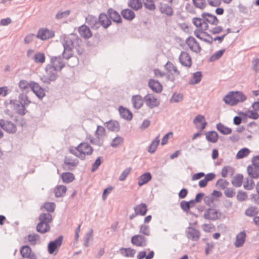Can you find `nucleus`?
<instances>
[{
    "mask_svg": "<svg viewBox=\"0 0 259 259\" xmlns=\"http://www.w3.org/2000/svg\"><path fill=\"white\" fill-rule=\"evenodd\" d=\"M82 40L76 35L70 34L69 35H65L62 41L64 48L62 54V58L68 60L73 55V49L75 48L79 55L82 54L83 49L81 47Z\"/></svg>",
    "mask_w": 259,
    "mask_h": 259,
    "instance_id": "nucleus-1",
    "label": "nucleus"
},
{
    "mask_svg": "<svg viewBox=\"0 0 259 259\" xmlns=\"http://www.w3.org/2000/svg\"><path fill=\"white\" fill-rule=\"evenodd\" d=\"M246 99V96L241 92L231 91L224 97L223 101L226 104L234 106L244 102Z\"/></svg>",
    "mask_w": 259,
    "mask_h": 259,
    "instance_id": "nucleus-2",
    "label": "nucleus"
},
{
    "mask_svg": "<svg viewBox=\"0 0 259 259\" xmlns=\"http://www.w3.org/2000/svg\"><path fill=\"white\" fill-rule=\"evenodd\" d=\"M45 71L47 75H44L40 77V80L45 83L50 84L51 82L55 81L58 78L57 71L53 66L50 64L46 65Z\"/></svg>",
    "mask_w": 259,
    "mask_h": 259,
    "instance_id": "nucleus-3",
    "label": "nucleus"
},
{
    "mask_svg": "<svg viewBox=\"0 0 259 259\" xmlns=\"http://www.w3.org/2000/svg\"><path fill=\"white\" fill-rule=\"evenodd\" d=\"M78 151L77 157L80 159L83 160L85 159V155H91L94 151L93 148L88 143H81L76 148Z\"/></svg>",
    "mask_w": 259,
    "mask_h": 259,
    "instance_id": "nucleus-4",
    "label": "nucleus"
},
{
    "mask_svg": "<svg viewBox=\"0 0 259 259\" xmlns=\"http://www.w3.org/2000/svg\"><path fill=\"white\" fill-rule=\"evenodd\" d=\"M164 68L167 71V79L171 82H174L176 80L175 76L180 75V71H179L177 67L170 61H168L165 64Z\"/></svg>",
    "mask_w": 259,
    "mask_h": 259,
    "instance_id": "nucleus-5",
    "label": "nucleus"
},
{
    "mask_svg": "<svg viewBox=\"0 0 259 259\" xmlns=\"http://www.w3.org/2000/svg\"><path fill=\"white\" fill-rule=\"evenodd\" d=\"M63 240V236L60 235L54 241L49 242L48 244V251L51 254H56Z\"/></svg>",
    "mask_w": 259,
    "mask_h": 259,
    "instance_id": "nucleus-6",
    "label": "nucleus"
},
{
    "mask_svg": "<svg viewBox=\"0 0 259 259\" xmlns=\"http://www.w3.org/2000/svg\"><path fill=\"white\" fill-rule=\"evenodd\" d=\"M222 215V213L219 209L208 208L205 211L203 217L206 220L214 221L220 219Z\"/></svg>",
    "mask_w": 259,
    "mask_h": 259,
    "instance_id": "nucleus-7",
    "label": "nucleus"
},
{
    "mask_svg": "<svg viewBox=\"0 0 259 259\" xmlns=\"http://www.w3.org/2000/svg\"><path fill=\"white\" fill-rule=\"evenodd\" d=\"M0 126L5 131L9 134H15L17 132V127L12 122L5 120L0 119Z\"/></svg>",
    "mask_w": 259,
    "mask_h": 259,
    "instance_id": "nucleus-8",
    "label": "nucleus"
},
{
    "mask_svg": "<svg viewBox=\"0 0 259 259\" xmlns=\"http://www.w3.org/2000/svg\"><path fill=\"white\" fill-rule=\"evenodd\" d=\"M51 66H53L57 71H61L65 65L62 60V58L60 56H52L50 58Z\"/></svg>",
    "mask_w": 259,
    "mask_h": 259,
    "instance_id": "nucleus-9",
    "label": "nucleus"
},
{
    "mask_svg": "<svg viewBox=\"0 0 259 259\" xmlns=\"http://www.w3.org/2000/svg\"><path fill=\"white\" fill-rule=\"evenodd\" d=\"M144 100L145 104L150 109L158 107L160 102L153 94H148L144 98Z\"/></svg>",
    "mask_w": 259,
    "mask_h": 259,
    "instance_id": "nucleus-10",
    "label": "nucleus"
},
{
    "mask_svg": "<svg viewBox=\"0 0 259 259\" xmlns=\"http://www.w3.org/2000/svg\"><path fill=\"white\" fill-rule=\"evenodd\" d=\"M54 35V31L48 28H41L37 32V37L41 40H45L53 37Z\"/></svg>",
    "mask_w": 259,
    "mask_h": 259,
    "instance_id": "nucleus-11",
    "label": "nucleus"
},
{
    "mask_svg": "<svg viewBox=\"0 0 259 259\" xmlns=\"http://www.w3.org/2000/svg\"><path fill=\"white\" fill-rule=\"evenodd\" d=\"M180 63L184 66L190 68L192 66V61L190 55L186 52L182 51L179 57Z\"/></svg>",
    "mask_w": 259,
    "mask_h": 259,
    "instance_id": "nucleus-12",
    "label": "nucleus"
},
{
    "mask_svg": "<svg viewBox=\"0 0 259 259\" xmlns=\"http://www.w3.org/2000/svg\"><path fill=\"white\" fill-rule=\"evenodd\" d=\"M186 43L193 52L196 53L200 52L201 48L199 44L194 37L192 36L188 37L186 40Z\"/></svg>",
    "mask_w": 259,
    "mask_h": 259,
    "instance_id": "nucleus-13",
    "label": "nucleus"
},
{
    "mask_svg": "<svg viewBox=\"0 0 259 259\" xmlns=\"http://www.w3.org/2000/svg\"><path fill=\"white\" fill-rule=\"evenodd\" d=\"M147 241V238L142 235H135L131 239V242L134 245L140 247L146 246Z\"/></svg>",
    "mask_w": 259,
    "mask_h": 259,
    "instance_id": "nucleus-14",
    "label": "nucleus"
},
{
    "mask_svg": "<svg viewBox=\"0 0 259 259\" xmlns=\"http://www.w3.org/2000/svg\"><path fill=\"white\" fill-rule=\"evenodd\" d=\"M99 26L101 25L104 29L108 28L112 24V21L109 17L107 13H101L98 18Z\"/></svg>",
    "mask_w": 259,
    "mask_h": 259,
    "instance_id": "nucleus-15",
    "label": "nucleus"
},
{
    "mask_svg": "<svg viewBox=\"0 0 259 259\" xmlns=\"http://www.w3.org/2000/svg\"><path fill=\"white\" fill-rule=\"evenodd\" d=\"M31 91L39 99H42L46 95L44 89L33 81H31Z\"/></svg>",
    "mask_w": 259,
    "mask_h": 259,
    "instance_id": "nucleus-16",
    "label": "nucleus"
},
{
    "mask_svg": "<svg viewBox=\"0 0 259 259\" xmlns=\"http://www.w3.org/2000/svg\"><path fill=\"white\" fill-rule=\"evenodd\" d=\"M38 228L42 226V224L47 225V227L48 228L50 226L49 224L52 221V215L50 213H41L38 217Z\"/></svg>",
    "mask_w": 259,
    "mask_h": 259,
    "instance_id": "nucleus-17",
    "label": "nucleus"
},
{
    "mask_svg": "<svg viewBox=\"0 0 259 259\" xmlns=\"http://www.w3.org/2000/svg\"><path fill=\"white\" fill-rule=\"evenodd\" d=\"M107 14L110 20L114 22L119 24L122 23V19L120 14L114 9L110 8L107 10Z\"/></svg>",
    "mask_w": 259,
    "mask_h": 259,
    "instance_id": "nucleus-18",
    "label": "nucleus"
},
{
    "mask_svg": "<svg viewBox=\"0 0 259 259\" xmlns=\"http://www.w3.org/2000/svg\"><path fill=\"white\" fill-rule=\"evenodd\" d=\"M10 104L13 105L14 109L17 114L21 116H23L26 114L27 110L24 105L20 104L16 100H11Z\"/></svg>",
    "mask_w": 259,
    "mask_h": 259,
    "instance_id": "nucleus-19",
    "label": "nucleus"
},
{
    "mask_svg": "<svg viewBox=\"0 0 259 259\" xmlns=\"http://www.w3.org/2000/svg\"><path fill=\"white\" fill-rule=\"evenodd\" d=\"M203 22L206 21L210 24L217 25L219 23V20L217 17L209 13H203L201 14Z\"/></svg>",
    "mask_w": 259,
    "mask_h": 259,
    "instance_id": "nucleus-20",
    "label": "nucleus"
},
{
    "mask_svg": "<svg viewBox=\"0 0 259 259\" xmlns=\"http://www.w3.org/2000/svg\"><path fill=\"white\" fill-rule=\"evenodd\" d=\"M68 160H71L70 158L65 157L62 165L63 168L66 170H72L78 164V160L74 159L72 161H68Z\"/></svg>",
    "mask_w": 259,
    "mask_h": 259,
    "instance_id": "nucleus-21",
    "label": "nucleus"
},
{
    "mask_svg": "<svg viewBox=\"0 0 259 259\" xmlns=\"http://www.w3.org/2000/svg\"><path fill=\"white\" fill-rule=\"evenodd\" d=\"M188 229V231L187 232V237L192 241H198L199 239L200 235L199 230L191 227H189Z\"/></svg>",
    "mask_w": 259,
    "mask_h": 259,
    "instance_id": "nucleus-22",
    "label": "nucleus"
},
{
    "mask_svg": "<svg viewBox=\"0 0 259 259\" xmlns=\"http://www.w3.org/2000/svg\"><path fill=\"white\" fill-rule=\"evenodd\" d=\"M148 84L150 88L156 93H160L162 91V86L158 80L150 79L149 80Z\"/></svg>",
    "mask_w": 259,
    "mask_h": 259,
    "instance_id": "nucleus-23",
    "label": "nucleus"
},
{
    "mask_svg": "<svg viewBox=\"0 0 259 259\" xmlns=\"http://www.w3.org/2000/svg\"><path fill=\"white\" fill-rule=\"evenodd\" d=\"M107 129L112 132H118L120 131V126L119 122L116 120H110L106 122Z\"/></svg>",
    "mask_w": 259,
    "mask_h": 259,
    "instance_id": "nucleus-24",
    "label": "nucleus"
},
{
    "mask_svg": "<svg viewBox=\"0 0 259 259\" xmlns=\"http://www.w3.org/2000/svg\"><path fill=\"white\" fill-rule=\"evenodd\" d=\"M247 171L250 178H259V168L255 165H248L247 167Z\"/></svg>",
    "mask_w": 259,
    "mask_h": 259,
    "instance_id": "nucleus-25",
    "label": "nucleus"
},
{
    "mask_svg": "<svg viewBox=\"0 0 259 259\" xmlns=\"http://www.w3.org/2000/svg\"><path fill=\"white\" fill-rule=\"evenodd\" d=\"M136 214L144 216L145 215L147 211V205L144 203L136 205L134 208Z\"/></svg>",
    "mask_w": 259,
    "mask_h": 259,
    "instance_id": "nucleus-26",
    "label": "nucleus"
},
{
    "mask_svg": "<svg viewBox=\"0 0 259 259\" xmlns=\"http://www.w3.org/2000/svg\"><path fill=\"white\" fill-rule=\"evenodd\" d=\"M246 238V233L244 231H241L237 234L236 237V241L234 245L237 247H239L244 244Z\"/></svg>",
    "mask_w": 259,
    "mask_h": 259,
    "instance_id": "nucleus-27",
    "label": "nucleus"
},
{
    "mask_svg": "<svg viewBox=\"0 0 259 259\" xmlns=\"http://www.w3.org/2000/svg\"><path fill=\"white\" fill-rule=\"evenodd\" d=\"M144 101V99L139 95H134L132 98L133 107L137 109H139L142 107Z\"/></svg>",
    "mask_w": 259,
    "mask_h": 259,
    "instance_id": "nucleus-28",
    "label": "nucleus"
},
{
    "mask_svg": "<svg viewBox=\"0 0 259 259\" xmlns=\"http://www.w3.org/2000/svg\"><path fill=\"white\" fill-rule=\"evenodd\" d=\"M78 32L80 35L85 39L92 36V32L90 28L85 25H83L78 28Z\"/></svg>",
    "mask_w": 259,
    "mask_h": 259,
    "instance_id": "nucleus-29",
    "label": "nucleus"
},
{
    "mask_svg": "<svg viewBox=\"0 0 259 259\" xmlns=\"http://www.w3.org/2000/svg\"><path fill=\"white\" fill-rule=\"evenodd\" d=\"M159 11L161 14H165L167 16H171L174 13L172 8L166 4L161 3Z\"/></svg>",
    "mask_w": 259,
    "mask_h": 259,
    "instance_id": "nucleus-30",
    "label": "nucleus"
},
{
    "mask_svg": "<svg viewBox=\"0 0 259 259\" xmlns=\"http://www.w3.org/2000/svg\"><path fill=\"white\" fill-rule=\"evenodd\" d=\"M119 112L122 118L127 120H131L132 119L133 114L132 112L128 109L122 106L119 107Z\"/></svg>",
    "mask_w": 259,
    "mask_h": 259,
    "instance_id": "nucleus-31",
    "label": "nucleus"
},
{
    "mask_svg": "<svg viewBox=\"0 0 259 259\" xmlns=\"http://www.w3.org/2000/svg\"><path fill=\"white\" fill-rule=\"evenodd\" d=\"M152 179V175L149 172H146L141 175L138 178V184L139 186H142L147 183Z\"/></svg>",
    "mask_w": 259,
    "mask_h": 259,
    "instance_id": "nucleus-32",
    "label": "nucleus"
},
{
    "mask_svg": "<svg viewBox=\"0 0 259 259\" xmlns=\"http://www.w3.org/2000/svg\"><path fill=\"white\" fill-rule=\"evenodd\" d=\"M121 15L124 19L129 21H132L135 17L134 12L129 9L122 10L121 12Z\"/></svg>",
    "mask_w": 259,
    "mask_h": 259,
    "instance_id": "nucleus-33",
    "label": "nucleus"
},
{
    "mask_svg": "<svg viewBox=\"0 0 259 259\" xmlns=\"http://www.w3.org/2000/svg\"><path fill=\"white\" fill-rule=\"evenodd\" d=\"M86 20L88 24L92 28L98 29L99 27V20H97V18L93 16H89Z\"/></svg>",
    "mask_w": 259,
    "mask_h": 259,
    "instance_id": "nucleus-34",
    "label": "nucleus"
},
{
    "mask_svg": "<svg viewBox=\"0 0 259 259\" xmlns=\"http://www.w3.org/2000/svg\"><path fill=\"white\" fill-rule=\"evenodd\" d=\"M219 139L218 133L214 131H209L206 133V139L209 142L216 143Z\"/></svg>",
    "mask_w": 259,
    "mask_h": 259,
    "instance_id": "nucleus-35",
    "label": "nucleus"
},
{
    "mask_svg": "<svg viewBox=\"0 0 259 259\" xmlns=\"http://www.w3.org/2000/svg\"><path fill=\"white\" fill-rule=\"evenodd\" d=\"M61 178L63 183L67 184L72 182L75 179L74 175L70 172H63L61 175Z\"/></svg>",
    "mask_w": 259,
    "mask_h": 259,
    "instance_id": "nucleus-36",
    "label": "nucleus"
},
{
    "mask_svg": "<svg viewBox=\"0 0 259 259\" xmlns=\"http://www.w3.org/2000/svg\"><path fill=\"white\" fill-rule=\"evenodd\" d=\"M243 179V175L240 174H238L232 178L231 183L233 186L235 187H239L241 186L242 184Z\"/></svg>",
    "mask_w": 259,
    "mask_h": 259,
    "instance_id": "nucleus-37",
    "label": "nucleus"
},
{
    "mask_svg": "<svg viewBox=\"0 0 259 259\" xmlns=\"http://www.w3.org/2000/svg\"><path fill=\"white\" fill-rule=\"evenodd\" d=\"M248 113L249 114H247V113L243 112L242 111H240L238 112L239 115H242L243 116L247 117L250 119H257L259 117V114L257 113V111H255L254 110H248Z\"/></svg>",
    "mask_w": 259,
    "mask_h": 259,
    "instance_id": "nucleus-38",
    "label": "nucleus"
},
{
    "mask_svg": "<svg viewBox=\"0 0 259 259\" xmlns=\"http://www.w3.org/2000/svg\"><path fill=\"white\" fill-rule=\"evenodd\" d=\"M217 130L223 135H228L231 133L232 130L231 128L225 126L221 123H219L216 125Z\"/></svg>",
    "mask_w": 259,
    "mask_h": 259,
    "instance_id": "nucleus-39",
    "label": "nucleus"
},
{
    "mask_svg": "<svg viewBox=\"0 0 259 259\" xmlns=\"http://www.w3.org/2000/svg\"><path fill=\"white\" fill-rule=\"evenodd\" d=\"M180 206L182 209L185 212H187V213L193 215L195 216V217L196 218L198 217V215L197 214L194 213L190 210L191 206L189 205V202H188V201L185 200L182 201L180 203Z\"/></svg>",
    "mask_w": 259,
    "mask_h": 259,
    "instance_id": "nucleus-40",
    "label": "nucleus"
},
{
    "mask_svg": "<svg viewBox=\"0 0 259 259\" xmlns=\"http://www.w3.org/2000/svg\"><path fill=\"white\" fill-rule=\"evenodd\" d=\"M128 6L135 10H138L142 8V3L141 0H129Z\"/></svg>",
    "mask_w": 259,
    "mask_h": 259,
    "instance_id": "nucleus-41",
    "label": "nucleus"
},
{
    "mask_svg": "<svg viewBox=\"0 0 259 259\" xmlns=\"http://www.w3.org/2000/svg\"><path fill=\"white\" fill-rule=\"evenodd\" d=\"M66 187L64 185H60L56 187L54 190L55 195L56 197H62L66 193Z\"/></svg>",
    "mask_w": 259,
    "mask_h": 259,
    "instance_id": "nucleus-42",
    "label": "nucleus"
},
{
    "mask_svg": "<svg viewBox=\"0 0 259 259\" xmlns=\"http://www.w3.org/2000/svg\"><path fill=\"white\" fill-rule=\"evenodd\" d=\"M234 171L235 170L233 167L229 165H226L222 168L221 176L223 178H226L227 176L228 173H230L231 176H232Z\"/></svg>",
    "mask_w": 259,
    "mask_h": 259,
    "instance_id": "nucleus-43",
    "label": "nucleus"
},
{
    "mask_svg": "<svg viewBox=\"0 0 259 259\" xmlns=\"http://www.w3.org/2000/svg\"><path fill=\"white\" fill-rule=\"evenodd\" d=\"M250 152V150L247 148H243L237 152L236 156V158L238 159L243 158L248 156Z\"/></svg>",
    "mask_w": 259,
    "mask_h": 259,
    "instance_id": "nucleus-44",
    "label": "nucleus"
},
{
    "mask_svg": "<svg viewBox=\"0 0 259 259\" xmlns=\"http://www.w3.org/2000/svg\"><path fill=\"white\" fill-rule=\"evenodd\" d=\"M202 74L201 71H197L193 73V78L190 81L191 84L198 83L201 80Z\"/></svg>",
    "mask_w": 259,
    "mask_h": 259,
    "instance_id": "nucleus-45",
    "label": "nucleus"
},
{
    "mask_svg": "<svg viewBox=\"0 0 259 259\" xmlns=\"http://www.w3.org/2000/svg\"><path fill=\"white\" fill-rule=\"evenodd\" d=\"M159 144V140H158V137H157L152 141L151 144L149 145L148 150V152L150 153H154Z\"/></svg>",
    "mask_w": 259,
    "mask_h": 259,
    "instance_id": "nucleus-46",
    "label": "nucleus"
},
{
    "mask_svg": "<svg viewBox=\"0 0 259 259\" xmlns=\"http://www.w3.org/2000/svg\"><path fill=\"white\" fill-rule=\"evenodd\" d=\"M93 236V230L92 229H91L89 232H88L85 234L83 238V245L85 247H89V241L92 239Z\"/></svg>",
    "mask_w": 259,
    "mask_h": 259,
    "instance_id": "nucleus-47",
    "label": "nucleus"
},
{
    "mask_svg": "<svg viewBox=\"0 0 259 259\" xmlns=\"http://www.w3.org/2000/svg\"><path fill=\"white\" fill-rule=\"evenodd\" d=\"M144 5L145 7L150 10L154 11L156 9V6L155 5V1L156 0H143Z\"/></svg>",
    "mask_w": 259,
    "mask_h": 259,
    "instance_id": "nucleus-48",
    "label": "nucleus"
},
{
    "mask_svg": "<svg viewBox=\"0 0 259 259\" xmlns=\"http://www.w3.org/2000/svg\"><path fill=\"white\" fill-rule=\"evenodd\" d=\"M20 252L21 255L26 258L32 252V250L29 246L25 245L21 248Z\"/></svg>",
    "mask_w": 259,
    "mask_h": 259,
    "instance_id": "nucleus-49",
    "label": "nucleus"
},
{
    "mask_svg": "<svg viewBox=\"0 0 259 259\" xmlns=\"http://www.w3.org/2000/svg\"><path fill=\"white\" fill-rule=\"evenodd\" d=\"M30 101L29 100L28 97L24 94H20L19 96V103L20 104L24 105V106H28L30 103Z\"/></svg>",
    "mask_w": 259,
    "mask_h": 259,
    "instance_id": "nucleus-50",
    "label": "nucleus"
},
{
    "mask_svg": "<svg viewBox=\"0 0 259 259\" xmlns=\"http://www.w3.org/2000/svg\"><path fill=\"white\" fill-rule=\"evenodd\" d=\"M19 88L22 91H27L30 88L31 89V81L28 82L25 80H21L19 83Z\"/></svg>",
    "mask_w": 259,
    "mask_h": 259,
    "instance_id": "nucleus-51",
    "label": "nucleus"
},
{
    "mask_svg": "<svg viewBox=\"0 0 259 259\" xmlns=\"http://www.w3.org/2000/svg\"><path fill=\"white\" fill-rule=\"evenodd\" d=\"M195 7L200 10H203L207 6L205 0H192Z\"/></svg>",
    "mask_w": 259,
    "mask_h": 259,
    "instance_id": "nucleus-52",
    "label": "nucleus"
},
{
    "mask_svg": "<svg viewBox=\"0 0 259 259\" xmlns=\"http://www.w3.org/2000/svg\"><path fill=\"white\" fill-rule=\"evenodd\" d=\"M33 59L36 63H44L46 58L44 53L37 52L34 55Z\"/></svg>",
    "mask_w": 259,
    "mask_h": 259,
    "instance_id": "nucleus-53",
    "label": "nucleus"
},
{
    "mask_svg": "<svg viewBox=\"0 0 259 259\" xmlns=\"http://www.w3.org/2000/svg\"><path fill=\"white\" fill-rule=\"evenodd\" d=\"M123 141L124 139L122 137L117 136L112 140L110 145L113 148H116L121 144H122Z\"/></svg>",
    "mask_w": 259,
    "mask_h": 259,
    "instance_id": "nucleus-54",
    "label": "nucleus"
},
{
    "mask_svg": "<svg viewBox=\"0 0 259 259\" xmlns=\"http://www.w3.org/2000/svg\"><path fill=\"white\" fill-rule=\"evenodd\" d=\"M28 240L32 245L36 244L37 241L40 239L39 235L37 234H29L27 236Z\"/></svg>",
    "mask_w": 259,
    "mask_h": 259,
    "instance_id": "nucleus-55",
    "label": "nucleus"
},
{
    "mask_svg": "<svg viewBox=\"0 0 259 259\" xmlns=\"http://www.w3.org/2000/svg\"><path fill=\"white\" fill-rule=\"evenodd\" d=\"M56 204L54 202H45L43 207L49 212H53L54 211ZM42 206L41 207L42 208Z\"/></svg>",
    "mask_w": 259,
    "mask_h": 259,
    "instance_id": "nucleus-56",
    "label": "nucleus"
},
{
    "mask_svg": "<svg viewBox=\"0 0 259 259\" xmlns=\"http://www.w3.org/2000/svg\"><path fill=\"white\" fill-rule=\"evenodd\" d=\"M225 52V49L221 50L218 52H215L209 59L210 62L219 59Z\"/></svg>",
    "mask_w": 259,
    "mask_h": 259,
    "instance_id": "nucleus-57",
    "label": "nucleus"
},
{
    "mask_svg": "<svg viewBox=\"0 0 259 259\" xmlns=\"http://www.w3.org/2000/svg\"><path fill=\"white\" fill-rule=\"evenodd\" d=\"M96 137L102 138L106 136V131L105 128L101 125L97 126V129L95 133Z\"/></svg>",
    "mask_w": 259,
    "mask_h": 259,
    "instance_id": "nucleus-58",
    "label": "nucleus"
},
{
    "mask_svg": "<svg viewBox=\"0 0 259 259\" xmlns=\"http://www.w3.org/2000/svg\"><path fill=\"white\" fill-rule=\"evenodd\" d=\"M245 213L247 216H255L258 213L257 209L256 207H249L246 210Z\"/></svg>",
    "mask_w": 259,
    "mask_h": 259,
    "instance_id": "nucleus-59",
    "label": "nucleus"
},
{
    "mask_svg": "<svg viewBox=\"0 0 259 259\" xmlns=\"http://www.w3.org/2000/svg\"><path fill=\"white\" fill-rule=\"evenodd\" d=\"M253 178L246 179V182L244 184V188L246 190H250L253 188L254 186V183L253 180H252Z\"/></svg>",
    "mask_w": 259,
    "mask_h": 259,
    "instance_id": "nucleus-60",
    "label": "nucleus"
},
{
    "mask_svg": "<svg viewBox=\"0 0 259 259\" xmlns=\"http://www.w3.org/2000/svg\"><path fill=\"white\" fill-rule=\"evenodd\" d=\"M38 227V223L36 225V231L40 234H45L46 233L49 232L50 231L51 227L49 226L48 228L47 227V225H45V224H42V226L39 227Z\"/></svg>",
    "mask_w": 259,
    "mask_h": 259,
    "instance_id": "nucleus-61",
    "label": "nucleus"
},
{
    "mask_svg": "<svg viewBox=\"0 0 259 259\" xmlns=\"http://www.w3.org/2000/svg\"><path fill=\"white\" fill-rule=\"evenodd\" d=\"M131 167H127L125 168L120 175L118 179L120 181H124L130 174V172L131 171Z\"/></svg>",
    "mask_w": 259,
    "mask_h": 259,
    "instance_id": "nucleus-62",
    "label": "nucleus"
},
{
    "mask_svg": "<svg viewBox=\"0 0 259 259\" xmlns=\"http://www.w3.org/2000/svg\"><path fill=\"white\" fill-rule=\"evenodd\" d=\"M70 11L69 10H66L64 12H58L55 16V18L57 20L62 19L63 18L67 17Z\"/></svg>",
    "mask_w": 259,
    "mask_h": 259,
    "instance_id": "nucleus-63",
    "label": "nucleus"
},
{
    "mask_svg": "<svg viewBox=\"0 0 259 259\" xmlns=\"http://www.w3.org/2000/svg\"><path fill=\"white\" fill-rule=\"evenodd\" d=\"M140 233L146 236L150 235V229L148 225H141L140 227Z\"/></svg>",
    "mask_w": 259,
    "mask_h": 259,
    "instance_id": "nucleus-64",
    "label": "nucleus"
}]
</instances>
